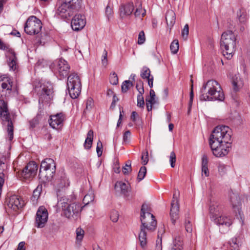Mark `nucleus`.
Segmentation results:
<instances>
[{
  "instance_id": "33",
  "label": "nucleus",
  "mask_w": 250,
  "mask_h": 250,
  "mask_svg": "<svg viewBox=\"0 0 250 250\" xmlns=\"http://www.w3.org/2000/svg\"><path fill=\"white\" fill-rule=\"evenodd\" d=\"M209 212L211 214V218H214L217 215H219L221 213L220 211V208L218 204L216 203H212L211 204L209 207Z\"/></svg>"
},
{
  "instance_id": "16",
  "label": "nucleus",
  "mask_w": 250,
  "mask_h": 250,
  "mask_svg": "<svg viewBox=\"0 0 250 250\" xmlns=\"http://www.w3.org/2000/svg\"><path fill=\"white\" fill-rule=\"evenodd\" d=\"M85 23V18L83 15L76 14L71 21V25L73 30L79 31L84 27Z\"/></svg>"
},
{
  "instance_id": "9",
  "label": "nucleus",
  "mask_w": 250,
  "mask_h": 250,
  "mask_svg": "<svg viewBox=\"0 0 250 250\" xmlns=\"http://www.w3.org/2000/svg\"><path fill=\"white\" fill-rule=\"evenodd\" d=\"M37 91L39 103H48L53 99L54 92L51 83L46 82L41 84Z\"/></svg>"
},
{
  "instance_id": "41",
  "label": "nucleus",
  "mask_w": 250,
  "mask_h": 250,
  "mask_svg": "<svg viewBox=\"0 0 250 250\" xmlns=\"http://www.w3.org/2000/svg\"><path fill=\"white\" fill-rule=\"evenodd\" d=\"M170 50L173 54L177 53L179 50V42L177 40H174L171 43L170 46Z\"/></svg>"
},
{
  "instance_id": "19",
  "label": "nucleus",
  "mask_w": 250,
  "mask_h": 250,
  "mask_svg": "<svg viewBox=\"0 0 250 250\" xmlns=\"http://www.w3.org/2000/svg\"><path fill=\"white\" fill-rule=\"evenodd\" d=\"M179 206L178 200L176 194H173V200L171 203V209L170 215L171 220L173 224H174L176 220L178 218Z\"/></svg>"
},
{
  "instance_id": "26",
  "label": "nucleus",
  "mask_w": 250,
  "mask_h": 250,
  "mask_svg": "<svg viewBox=\"0 0 250 250\" xmlns=\"http://www.w3.org/2000/svg\"><path fill=\"white\" fill-rule=\"evenodd\" d=\"M165 19L167 26L171 29L175 22V14L174 11L171 10L167 11Z\"/></svg>"
},
{
  "instance_id": "45",
  "label": "nucleus",
  "mask_w": 250,
  "mask_h": 250,
  "mask_svg": "<svg viewBox=\"0 0 250 250\" xmlns=\"http://www.w3.org/2000/svg\"><path fill=\"white\" fill-rule=\"evenodd\" d=\"M146 168L145 167H142L138 174V179L139 181L142 180L146 176Z\"/></svg>"
},
{
  "instance_id": "46",
  "label": "nucleus",
  "mask_w": 250,
  "mask_h": 250,
  "mask_svg": "<svg viewBox=\"0 0 250 250\" xmlns=\"http://www.w3.org/2000/svg\"><path fill=\"white\" fill-rule=\"evenodd\" d=\"M109 80L110 83L113 85H116L118 83V78L117 75L114 72L111 74Z\"/></svg>"
},
{
  "instance_id": "63",
  "label": "nucleus",
  "mask_w": 250,
  "mask_h": 250,
  "mask_svg": "<svg viewBox=\"0 0 250 250\" xmlns=\"http://www.w3.org/2000/svg\"><path fill=\"white\" fill-rule=\"evenodd\" d=\"M118 101V97L115 95H114L113 97V100L112 102L111 103V107H114L116 103Z\"/></svg>"
},
{
  "instance_id": "55",
  "label": "nucleus",
  "mask_w": 250,
  "mask_h": 250,
  "mask_svg": "<svg viewBox=\"0 0 250 250\" xmlns=\"http://www.w3.org/2000/svg\"><path fill=\"white\" fill-rule=\"evenodd\" d=\"M131 133L130 131H126L123 135V141L125 143H128L130 138Z\"/></svg>"
},
{
  "instance_id": "61",
  "label": "nucleus",
  "mask_w": 250,
  "mask_h": 250,
  "mask_svg": "<svg viewBox=\"0 0 250 250\" xmlns=\"http://www.w3.org/2000/svg\"><path fill=\"white\" fill-rule=\"evenodd\" d=\"M24 246L25 243L24 242H20L18 245L17 250H25Z\"/></svg>"
},
{
  "instance_id": "58",
  "label": "nucleus",
  "mask_w": 250,
  "mask_h": 250,
  "mask_svg": "<svg viewBox=\"0 0 250 250\" xmlns=\"http://www.w3.org/2000/svg\"><path fill=\"white\" fill-rule=\"evenodd\" d=\"M39 118L40 116L37 115L30 122V125L32 127H34L38 124Z\"/></svg>"
},
{
  "instance_id": "25",
  "label": "nucleus",
  "mask_w": 250,
  "mask_h": 250,
  "mask_svg": "<svg viewBox=\"0 0 250 250\" xmlns=\"http://www.w3.org/2000/svg\"><path fill=\"white\" fill-rule=\"evenodd\" d=\"M0 81H2L1 86L3 90L8 91L9 93L12 90L13 86L12 80L9 77H3V78L0 77Z\"/></svg>"
},
{
  "instance_id": "1",
  "label": "nucleus",
  "mask_w": 250,
  "mask_h": 250,
  "mask_svg": "<svg viewBox=\"0 0 250 250\" xmlns=\"http://www.w3.org/2000/svg\"><path fill=\"white\" fill-rule=\"evenodd\" d=\"M140 220L142 225L140 227L139 240L141 246L142 248H145L147 243L146 229L150 231L154 230L157 224L154 215L148 211V206L146 204H143L142 206Z\"/></svg>"
},
{
  "instance_id": "50",
  "label": "nucleus",
  "mask_w": 250,
  "mask_h": 250,
  "mask_svg": "<svg viewBox=\"0 0 250 250\" xmlns=\"http://www.w3.org/2000/svg\"><path fill=\"white\" fill-rule=\"evenodd\" d=\"M107 52L104 49L102 56V62L103 65L106 66L107 64Z\"/></svg>"
},
{
  "instance_id": "6",
  "label": "nucleus",
  "mask_w": 250,
  "mask_h": 250,
  "mask_svg": "<svg viewBox=\"0 0 250 250\" xmlns=\"http://www.w3.org/2000/svg\"><path fill=\"white\" fill-rule=\"evenodd\" d=\"M56 171V165L54 160L46 158L41 164L39 176L43 181H50Z\"/></svg>"
},
{
  "instance_id": "23",
  "label": "nucleus",
  "mask_w": 250,
  "mask_h": 250,
  "mask_svg": "<svg viewBox=\"0 0 250 250\" xmlns=\"http://www.w3.org/2000/svg\"><path fill=\"white\" fill-rule=\"evenodd\" d=\"M140 76L142 79H147L148 84L150 87H153V76L150 75V70L148 67L144 66L142 68Z\"/></svg>"
},
{
  "instance_id": "35",
  "label": "nucleus",
  "mask_w": 250,
  "mask_h": 250,
  "mask_svg": "<svg viewBox=\"0 0 250 250\" xmlns=\"http://www.w3.org/2000/svg\"><path fill=\"white\" fill-rule=\"evenodd\" d=\"M189 214L188 212L186 214V219L185 222V226L186 231L188 232L191 233L192 231V225L189 219Z\"/></svg>"
},
{
  "instance_id": "31",
  "label": "nucleus",
  "mask_w": 250,
  "mask_h": 250,
  "mask_svg": "<svg viewBox=\"0 0 250 250\" xmlns=\"http://www.w3.org/2000/svg\"><path fill=\"white\" fill-rule=\"evenodd\" d=\"M137 89L139 92L137 95V106L143 108L145 104L144 97L143 96L144 93V89L141 83L140 84V88H138V86H137Z\"/></svg>"
},
{
  "instance_id": "53",
  "label": "nucleus",
  "mask_w": 250,
  "mask_h": 250,
  "mask_svg": "<svg viewBox=\"0 0 250 250\" xmlns=\"http://www.w3.org/2000/svg\"><path fill=\"white\" fill-rule=\"evenodd\" d=\"M102 149H103V145L102 143L100 141H99L97 143V147H96V151L97 153V155L98 157H100L102 154Z\"/></svg>"
},
{
  "instance_id": "60",
  "label": "nucleus",
  "mask_w": 250,
  "mask_h": 250,
  "mask_svg": "<svg viewBox=\"0 0 250 250\" xmlns=\"http://www.w3.org/2000/svg\"><path fill=\"white\" fill-rule=\"evenodd\" d=\"M202 174H204L206 176L208 177L209 176V171L208 167H202Z\"/></svg>"
},
{
  "instance_id": "10",
  "label": "nucleus",
  "mask_w": 250,
  "mask_h": 250,
  "mask_svg": "<svg viewBox=\"0 0 250 250\" xmlns=\"http://www.w3.org/2000/svg\"><path fill=\"white\" fill-rule=\"evenodd\" d=\"M42 28L41 21L34 16L29 17L24 25L25 32L30 35L39 34Z\"/></svg>"
},
{
  "instance_id": "13",
  "label": "nucleus",
  "mask_w": 250,
  "mask_h": 250,
  "mask_svg": "<svg viewBox=\"0 0 250 250\" xmlns=\"http://www.w3.org/2000/svg\"><path fill=\"white\" fill-rule=\"evenodd\" d=\"M65 119L64 114L62 113H57L50 116L48 122L50 126L55 129H60L63 126V122Z\"/></svg>"
},
{
  "instance_id": "11",
  "label": "nucleus",
  "mask_w": 250,
  "mask_h": 250,
  "mask_svg": "<svg viewBox=\"0 0 250 250\" xmlns=\"http://www.w3.org/2000/svg\"><path fill=\"white\" fill-rule=\"evenodd\" d=\"M209 145L213 154L216 157H221L226 156L229 151L230 145H226L223 143H215L211 141Z\"/></svg>"
},
{
  "instance_id": "3",
  "label": "nucleus",
  "mask_w": 250,
  "mask_h": 250,
  "mask_svg": "<svg viewBox=\"0 0 250 250\" xmlns=\"http://www.w3.org/2000/svg\"><path fill=\"white\" fill-rule=\"evenodd\" d=\"M75 197L72 195H62L58 199L57 207L61 209L63 215L69 219L77 217L82 209L79 203L73 202Z\"/></svg>"
},
{
  "instance_id": "52",
  "label": "nucleus",
  "mask_w": 250,
  "mask_h": 250,
  "mask_svg": "<svg viewBox=\"0 0 250 250\" xmlns=\"http://www.w3.org/2000/svg\"><path fill=\"white\" fill-rule=\"evenodd\" d=\"M119 218V213L118 211L113 210L111 212L110 219L113 222H117Z\"/></svg>"
},
{
  "instance_id": "39",
  "label": "nucleus",
  "mask_w": 250,
  "mask_h": 250,
  "mask_svg": "<svg viewBox=\"0 0 250 250\" xmlns=\"http://www.w3.org/2000/svg\"><path fill=\"white\" fill-rule=\"evenodd\" d=\"M146 14V10L143 9L141 4H139L134 12V15L136 17H143Z\"/></svg>"
},
{
  "instance_id": "7",
  "label": "nucleus",
  "mask_w": 250,
  "mask_h": 250,
  "mask_svg": "<svg viewBox=\"0 0 250 250\" xmlns=\"http://www.w3.org/2000/svg\"><path fill=\"white\" fill-rule=\"evenodd\" d=\"M67 87L70 96L76 99L80 94L82 84L79 76L76 73H72L67 78Z\"/></svg>"
},
{
  "instance_id": "29",
  "label": "nucleus",
  "mask_w": 250,
  "mask_h": 250,
  "mask_svg": "<svg viewBox=\"0 0 250 250\" xmlns=\"http://www.w3.org/2000/svg\"><path fill=\"white\" fill-rule=\"evenodd\" d=\"M237 17L241 23L245 24L248 19L246 10L243 8H240L237 11Z\"/></svg>"
},
{
  "instance_id": "12",
  "label": "nucleus",
  "mask_w": 250,
  "mask_h": 250,
  "mask_svg": "<svg viewBox=\"0 0 250 250\" xmlns=\"http://www.w3.org/2000/svg\"><path fill=\"white\" fill-rule=\"evenodd\" d=\"M48 213L47 210L43 206L39 208L36 212L35 226L38 228H43L48 220Z\"/></svg>"
},
{
  "instance_id": "34",
  "label": "nucleus",
  "mask_w": 250,
  "mask_h": 250,
  "mask_svg": "<svg viewBox=\"0 0 250 250\" xmlns=\"http://www.w3.org/2000/svg\"><path fill=\"white\" fill-rule=\"evenodd\" d=\"M76 243L78 245H80L84 236V231L81 228H78L76 230Z\"/></svg>"
},
{
  "instance_id": "32",
  "label": "nucleus",
  "mask_w": 250,
  "mask_h": 250,
  "mask_svg": "<svg viewBox=\"0 0 250 250\" xmlns=\"http://www.w3.org/2000/svg\"><path fill=\"white\" fill-rule=\"evenodd\" d=\"M93 139V131L92 130L88 131L87 137L84 143V147L85 149H89L91 148Z\"/></svg>"
},
{
  "instance_id": "22",
  "label": "nucleus",
  "mask_w": 250,
  "mask_h": 250,
  "mask_svg": "<svg viewBox=\"0 0 250 250\" xmlns=\"http://www.w3.org/2000/svg\"><path fill=\"white\" fill-rule=\"evenodd\" d=\"M70 67L67 62L62 59H60L57 62V69L60 75L66 76L68 73Z\"/></svg>"
},
{
  "instance_id": "21",
  "label": "nucleus",
  "mask_w": 250,
  "mask_h": 250,
  "mask_svg": "<svg viewBox=\"0 0 250 250\" xmlns=\"http://www.w3.org/2000/svg\"><path fill=\"white\" fill-rule=\"evenodd\" d=\"M134 10V5L131 2L121 5L119 12L120 16L122 19L130 16Z\"/></svg>"
},
{
  "instance_id": "54",
  "label": "nucleus",
  "mask_w": 250,
  "mask_h": 250,
  "mask_svg": "<svg viewBox=\"0 0 250 250\" xmlns=\"http://www.w3.org/2000/svg\"><path fill=\"white\" fill-rule=\"evenodd\" d=\"M189 33L188 25L186 24L182 31V36L183 38L186 39Z\"/></svg>"
},
{
  "instance_id": "30",
  "label": "nucleus",
  "mask_w": 250,
  "mask_h": 250,
  "mask_svg": "<svg viewBox=\"0 0 250 250\" xmlns=\"http://www.w3.org/2000/svg\"><path fill=\"white\" fill-rule=\"evenodd\" d=\"M230 201L232 208L235 209V211L240 212L241 203L239 197L236 194H233L230 197Z\"/></svg>"
},
{
  "instance_id": "40",
  "label": "nucleus",
  "mask_w": 250,
  "mask_h": 250,
  "mask_svg": "<svg viewBox=\"0 0 250 250\" xmlns=\"http://www.w3.org/2000/svg\"><path fill=\"white\" fill-rule=\"evenodd\" d=\"M132 86H133L132 82L130 80H126L124 81L122 84V91L123 92H126Z\"/></svg>"
},
{
  "instance_id": "37",
  "label": "nucleus",
  "mask_w": 250,
  "mask_h": 250,
  "mask_svg": "<svg viewBox=\"0 0 250 250\" xmlns=\"http://www.w3.org/2000/svg\"><path fill=\"white\" fill-rule=\"evenodd\" d=\"M146 105L147 110L148 111L152 110V105L156 104V101L155 98L152 99L151 98H146Z\"/></svg>"
},
{
  "instance_id": "18",
  "label": "nucleus",
  "mask_w": 250,
  "mask_h": 250,
  "mask_svg": "<svg viewBox=\"0 0 250 250\" xmlns=\"http://www.w3.org/2000/svg\"><path fill=\"white\" fill-rule=\"evenodd\" d=\"M76 12L73 8L62 2L57 8V14L62 19H67L71 17Z\"/></svg>"
},
{
  "instance_id": "47",
  "label": "nucleus",
  "mask_w": 250,
  "mask_h": 250,
  "mask_svg": "<svg viewBox=\"0 0 250 250\" xmlns=\"http://www.w3.org/2000/svg\"><path fill=\"white\" fill-rule=\"evenodd\" d=\"M148 152L147 150L143 152L142 153V155L141 157L142 163L143 165H146L147 164L148 161Z\"/></svg>"
},
{
  "instance_id": "64",
  "label": "nucleus",
  "mask_w": 250,
  "mask_h": 250,
  "mask_svg": "<svg viewBox=\"0 0 250 250\" xmlns=\"http://www.w3.org/2000/svg\"><path fill=\"white\" fill-rule=\"evenodd\" d=\"M146 98H151L152 99L155 98V93L153 89H150L149 91V96Z\"/></svg>"
},
{
  "instance_id": "59",
  "label": "nucleus",
  "mask_w": 250,
  "mask_h": 250,
  "mask_svg": "<svg viewBox=\"0 0 250 250\" xmlns=\"http://www.w3.org/2000/svg\"><path fill=\"white\" fill-rule=\"evenodd\" d=\"M155 250H162L161 238L157 240Z\"/></svg>"
},
{
  "instance_id": "28",
  "label": "nucleus",
  "mask_w": 250,
  "mask_h": 250,
  "mask_svg": "<svg viewBox=\"0 0 250 250\" xmlns=\"http://www.w3.org/2000/svg\"><path fill=\"white\" fill-rule=\"evenodd\" d=\"M231 83L233 90L235 92L238 91L243 86V82L239 75H235L231 80Z\"/></svg>"
},
{
  "instance_id": "15",
  "label": "nucleus",
  "mask_w": 250,
  "mask_h": 250,
  "mask_svg": "<svg viewBox=\"0 0 250 250\" xmlns=\"http://www.w3.org/2000/svg\"><path fill=\"white\" fill-rule=\"evenodd\" d=\"M37 170V164L35 162H30L23 169L21 176L25 180H30L36 175Z\"/></svg>"
},
{
  "instance_id": "4",
  "label": "nucleus",
  "mask_w": 250,
  "mask_h": 250,
  "mask_svg": "<svg viewBox=\"0 0 250 250\" xmlns=\"http://www.w3.org/2000/svg\"><path fill=\"white\" fill-rule=\"evenodd\" d=\"M236 40L235 35L231 31L228 30L222 34L220 46L223 55L228 60L233 55Z\"/></svg>"
},
{
  "instance_id": "14",
  "label": "nucleus",
  "mask_w": 250,
  "mask_h": 250,
  "mask_svg": "<svg viewBox=\"0 0 250 250\" xmlns=\"http://www.w3.org/2000/svg\"><path fill=\"white\" fill-rule=\"evenodd\" d=\"M5 204L9 208L16 211L23 206L24 202L18 196L13 195L6 198Z\"/></svg>"
},
{
  "instance_id": "17",
  "label": "nucleus",
  "mask_w": 250,
  "mask_h": 250,
  "mask_svg": "<svg viewBox=\"0 0 250 250\" xmlns=\"http://www.w3.org/2000/svg\"><path fill=\"white\" fill-rule=\"evenodd\" d=\"M213 220L215 224L220 226L222 228H225V231H227L229 229V227L232 224V220L230 218L221 215V213L219 215H217L211 219Z\"/></svg>"
},
{
  "instance_id": "27",
  "label": "nucleus",
  "mask_w": 250,
  "mask_h": 250,
  "mask_svg": "<svg viewBox=\"0 0 250 250\" xmlns=\"http://www.w3.org/2000/svg\"><path fill=\"white\" fill-rule=\"evenodd\" d=\"M62 3L77 12L81 7V0H62Z\"/></svg>"
},
{
  "instance_id": "24",
  "label": "nucleus",
  "mask_w": 250,
  "mask_h": 250,
  "mask_svg": "<svg viewBox=\"0 0 250 250\" xmlns=\"http://www.w3.org/2000/svg\"><path fill=\"white\" fill-rule=\"evenodd\" d=\"M55 184L58 189L63 188L69 186V182L65 173H62L60 176L57 179Z\"/></svg>"
},
{
  "instance_id": "36",
  "label": "nucleus",
  "mask_w": 250,
  "mask_h": 250,
  "mask_svg": "<svg viewBox=\"0 0 250 250\" xmlns=\"http://www.w3.org/2000/svg\"><path fill=\"white\" fill-rule=\"evenodd\" d=\"M17 59L15 54H12L9 58L8 65L11 69L15 70L16 69Z\"/></svg>"
},
{
  "instance_id": "56",
  "label": "nucleus",
  "mask_w": 250,
  "mask_h": 250,
  "mask_svg": "<svg viewBox=\"0 0 250 250\" xmlns=\"http://www.w3.org/2000/svg\"><path fill=\"white\" fill-rule=\"evenodd\" d=\"M218 171L221 175H224L226 171V166L223 164H220L218 165Z\"/></svg>"
},
{
  "instance_id": "43",
  "label": "nucleus",
  "mask_w": 250,
  "mask_h": 250,
  "mask_svg": "<svg viewBox=\"0 0 250 250\" xmlns=\"http://www.w3.org/2000/svg\"><path fill=\"white\" fill-rule=\"evenodd\" d=\"M93 106V99L91 98L87 99L85 102V108L84 110V112L86 113L87 111H89Z\"/></svg>"
},
{
  "instance_id": "5",
  "label": "nucleus",
  "mask_w": 250,
  "mask_h": 250,
  "mask_svg": "<svg viewBox=\"0 0 250 250\" xmlns=\"http://www.w3.org/2000/svg\"><path fill=\"white\" fill-rule=\"evenodd\" d=\"M232 131L228 126L218 125L212 131L209 140V142H214L229 145L231 144Z\"/></svg>"
},
{
  "instance_id": "42",
  "label": "nucleus",
  "mask_w": 250,
  "mask_h": 250,
  "mask_svg": "<svg viewBox=\"0 0 250 250\" xmlns=\"http://www.w3.org/2000/svg\"><path fill=\"white\" fill-rule=\"evenodd\" d=\"M230 250H239L236 238H232L229 242Z\"/></svg>"
},
{
  "instance_id": "49",
  "label": "nucleus",
  "mask_w": 250,
  "mask_h": 250,
  "mask_svg": "<svg viewBox=\"0 0 250 250\" xmlns=\"http://www.w3.org/2000/svg\"><path fill=\"white\" fill-rule=\"evenodd\" d=\"M113 15V9L110 7L108 5H107L105 9V15L108 19L109 20L111 18H112Z\"/></svg>"
},
{
  "instance_id": "51",
  "label": "nucleus",
  "mask_w": 250,
  "mask_h": 250,
  "mask_svg": "<svg viewBox=\"0 0 250 250\" xmlns=\"http://www.w3.org/2000/svg\"><path fill=\"white\" fill-rule=\"evenodd\" d=\"M169 162L171 167H175V163L176 162V155L174 151H172L170 153Z\"/></svg>"
},
{
  "instance_id": "8",
  "label": "nucleus",
  "mask_w": 250,
  "mask_h": 250,
  "mask_svg": "<svg viewBox=\"0 0 250 250\" xmlns=\"http://www.w3.org/2000/svg\"><path fill=\"white\" fill-rule=\"evenodd\" d=\"M0 117L4 124H7L9 140L13 139V125L11 120L7 104L2 99H0Z\"/></svg>"
},
{
  "instance_id": "38",
  "label": "nucleus",
  "mask_w": 250,
  "mask_h": 250,
  "mask_svg": "<svg viewBox=\"0 0 250 250\" xmlns=\"http://www.w3.org/2000/svg\"><path fill=\"white\" fill-rule=\"evenodd\" d=\"M94 199V194L92 191L89 192L84 197L83 199V202L85 205L88 204L89 203L93 201Z\"/></svg>"
},
{
  "instance_id": "2",
  "label": "nucleus",
  "mask_w": 250,
  "mask_h": 250,
  "mask_svg": "<svg viewBox=\"0 0 250 250\" xmlns=\"http://www.w3.org/2000/svg\"><path fill=\"white\" fill-rule=\"evenodd\" d=\"M200 97L201 101H223L224 94L220 84L215 80H209L203 85Z\"/></svg>"
},
{
  "instance_id": "48",
  "label": "nucleus",
  "mask_w": 250,
  "mask_h": 250,
  "mask_svg": "<svg viewBox=\"0 0 250 250\" xmlns=\"http://www.w3.org/2000/svg\"><path fill=\"white\" fill-rule=\"evenodd\" d=\"M146 41L145 33L143 31L140 32L138 35V43L139 44H143Z\"/></svg>"
},
{
  "instance_id": "57",
  "label": "nucleus",
  "mask_w": 250,
  "mask_h": 250,
  "mask_svg": "<svg viewBox=\"0 0 250 250\" xmlns=\"http://www.w3.org/2000/svg\"><path fill=\"white\" fill-rule=\"evenodd\" d=\"M208 164V158L206 155H204L202 158V167H207Z\"/></svg>"
},
{
  "instance_id": "44",
  "label": "nucleus",
  "mask_w": 250,
  "mask_h": 250,
  "mask_svg": "<svg viewBox=\"0 0 250 250\" xmlns=\"http://www.w3.org/2000/svg\"><path fill=\"white\" fill-rule=\"evenodd\" d=\"M131 161H128L126 162L125 165L123 167V172L124 174H128L131 171Z\"/></svg>"
},
{
  "instance_id": "62",
  "label": "nucleus",
  "mask_w": 250,
  "mask_h": 250,
  "mask_svg": "<svg viewBox=\"0 0 250 250\" xmlns=\"http://www.w3.org/2000/svg\"><path fill=\"white\" fill-rule=\"evenodd\" d=\"M193 96H194V95H193V87H192V85L191 88V91L190 92V99H189V105H190L192 103Z\"/></svg>"
},
{
  "instance_id": "20",
  "label": "nucleus",
  "mask_w": 250,
  "mask_h": 250,
  "mask_svg": "<svg viewBox=\"0 0 250 250\" xmlns=\"http://www.w3.org/2000/svg\"><path fill=\"white\" fill-rule=\"evenodd\" d=\"M115 189L116 192L120 193L126 197L129 196L130 188L128 183L122 181L117 182L115 185Z\"/></svg>"
}]
</instances>
